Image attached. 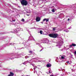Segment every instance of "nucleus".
Listing matches in <instances>:
<instances>
[{
  "label": "nucleus",
  "instance_id": "cd10ccee",
  "mask_svg": "<svg viewBox=\"0 0 76 76\" xmlns=\"http://www.w3.org/2000/svg\"><path fill=\"white\" fill-rule=\"evenodd\" d=\"M27 76H30L29 75H27Z\"/></svg>",
  "mask_w": 76,
  "mask_h": 76
},
{
  "label": "nucleus",
  "instance_id": "bb28decb",
  "mask_svg": "<svg viewBox=\"0 0 76 76\" xmlns=\"http://www.w3.org/2000/svg\"><path fill=\"white\" fill-rule=\"evenodd\" d=\"M42 23H42V22H41Z\"/></svg>",
  "mask_w": 76,
  "mask_h": 76
},
{
  "label": "nucleus",
  "instance_id": "7ed1b4c3",
  "mask_svg": "<svg viewBox=\"0 0 76 76\" xmlns=\"http://www.w3.org/2000/svg\"><path fill=\"white\" fill-rule=\"evenodd\" d=\"M36 20L37 22H39V21L40 20V18H39V17H37L36 18Z\"/></svg>",
  "mask_w": 76,
  "mask_h": 76
},
{
  "label": "nucleus",
  "instance_id": "4be33fe9",
  "mask_svg": "<svg viewBox=\"0 0 76 76\" xmlns=\"http://www.w3.org/2000/svg\"><path fill=\"white\" fill-rule=\"evenodd\" d=\"M68 20L69 21V20H70V19H68Z\"/></svg>",
  "mask_w": 76,
  "mask_h": 76
},
{
  "label": "nucleus",
  "instance_id": "f8f14e48",
  "mask_svg": "<svg viewBox=\"0 0 76 76\" xmlns=\"http://www.w3.org/2000/svg\"><path fill=\"white\" fill-rule=\"evenodd\" d=\"M56 27L53 28V31H55L56 30Z\"/></svg>",
  "mask_w": 76,
  "mask_h": 76
},
{
  "label": "nucleus",
  "instance_id": "6e6552de",
  "mask_svg": "<svg viewBox=\"0 0 76 76\" xmlns=\"http://www.w3.org/2000/svg\"><path fill=\"white\" fill-rule=\"evenodd\" d=\"M64 58H65V56H64V55H63L62 56H61V58L62 59H64Z\"/></svg>",
  "mask_w": 76,
  "mask_h": 76
},
{
  "label": "nucleus",
  "instance_id": "9d476101",
  "mask_svg": "<svg viewBox=\"0 0 76 76\" xmlns=\"http://www.w3.org/2000/svg\"><path fill=\"white\" fill-rule=\"evenodd\" d=\"M21 21L24 22H25V20L24 19H22L21 20Z\"/></svg>",
  "mask_w": 76,
  "mask_h": 76
},
{
  "label": "nucleus",
  "instance_id": "a878e982",
  "mask_svg": "<svg viewBox=\"0 0 76 76\" xmlns=\"http://www.w3.org/2000/svg\"><path fill=\"white\" fill-rule=\"evenodd\" d=\"M49 73H50V71H49Z\"/></svg>",
  "mask_w": 76,
  "mask_h": 76
},
{
  "label": "nucleus",
  "instance_id": "39448f33",
  "mask_svg": "<svg viewBox=\"0 0 76 76\" xmlns=\"http://www.w3.org/2000/svg\"><path fill=\"white\" fill-rule=\"evenodd\" d=\"M46 66L47 67H50L51 66V64H48L46 65Z\"/></svg>",
  "mask_w": 76,
  "mask_h": 76
},
{
  "label": "nucleus",
  "instance_id": "1a4fd4ad",
  "mask_svg": "<svg viewBox=\"0 0 76 76\" xmlns=\"http://www.w3.org/2000/svg\"><path fill=\"white\" fill-rule=\"evenodd\" d=\"M72 46H73V47H75V46H76V45L75 44H72Z\"/></svg>",
  "mask_w": 76,
  "mask_h": 76
},
{
  "label": "nucleus",
  "instance_id": "a211bd4d",
  "mask_svg": "<svg viewBox=\"0 0 76 76\" xmlns=\"http://www.w3.org/2000/svg\"><path fill=\"white\" fill-rule=\"evenodd\" d=\"M73 45H72H72H70V47H72Z\"/></svg>",
  "mask_w": 76,
  "mask_h": 76
},
{
  "label": "nucleus",
  "instance_id": "20e7f679",
  "mask_svg": "<svg viewBox=\"0 0 76 76\" xmlns=\"http://www.w3.org/2000/svg\"><path fill=\"white\" fill-rule=\"evenodd\" d=\"M48 40L46 39L45 40H43V43H48Z\"/></svg>",
  "mask_w": 76,
  "mask_h": 76
},
{
  "label": "nucleus",
  "instance_id": "4468645a",
  "mask_svg": "<svg viewBox=\"0 0 76 76\" xmlns=\"http://www.w3.org/2000/svg\"><path fill=\"white\" fill-rule=\"evenodd\" d=\"M42 31L41 30L40 31V33L41 34H42Z\"/></svg>",
  "mask_w": 76,
  "mask_h": 76
},
{
  "label": "nucleus",
  "instance_id": "393cba45",
  "mask_svg": "<svg viewBox=\"0 0 76 76\" xmlns=\"http://www.w3.org/2000/svg\"><path fill=\"white\" fill-rule=\"evenodd\" d=\"M72 72H74V70H73V69H72Z\"/></svg>",
  "mask_w": 76,
  "mask_h": 76
},
{
  "label": "nucleus",
  "instance_id": "f3484780",
  "mask_svg": "<svg viewBox=\"0 0 76 76\" xmlns=\"http://www.w3.org/2000/svg\"><path fill=\"white\" fill-rule=\"evenodd\" d=\"M29 53H32V51H29Z\"/></svg>",
  "mask_w": 76,
  "mask_h": 76
},
{
  "label": "nucleus",
  "instance_id": "aec40b11",
  "mask_svg": "<svg viewBox=\"0 0 76 76\" xmlns=\"http://www.w3.org/2000/svg\"><path fill=\"white\" fill-rule=\"evenodd\" d=\"M66 63H67L69 64V61H67L66 62Z\"/></svg>",
  "mask_w": 76,
  "mask_h": 76
},
{
  "label": "nucleus",
  "instance_id": "0eeeda50",
  "mask_svg": "<svg viewBox=\"0 0 76 76\" xmlns=\"http://www.w3.org/2000/svg\"><path fill=\"white\" fill-rule=\"evenodd\" d=\"M40 47H41V48H42V49L41 50H40V51H42V50H43V49H44V48H43V47H42V46L41 45H39Z\"/></svg>",
  "mask_w": 76,
  "mask_h": 76
},
{
  "label": "nucleus",
  "instance_id": "f257e3e1",
  "mask_svg": "<svg viewBox=\"0 0 76 76\" xmlns=\"http://www.w3.org/2000/svg\"><path fill=\"white\" fill-rule=\"evenodd\" d=\"M22 5L26 6L28 4V1L25 0H22L20 1Z\"/></svg>",
  "mask_w": 76,
  "mask_h": 76
},
{
  "label": "nucleus",
  "instance_id": "2eb2a0df",
  "mask_svg": "<svg viewBox=\"0 0 76 76\" xmlns=\"http://www.w3.org/2000/svg\"><path fill=\"white\" fill-rule=\"evenodd\" d=\"M36 67H37V66H35L34 67V70H35V69H36Z\"/></svg>",
  "mask_w": 76,
  "mask_h": 76
},
{
  "label": "nucleus",
  "instance_id": "9b49d317",
  "mask_svg": "<svg viewBox=\"0 0 76 76\" xmlns=\"http://www.w3.org/2000/svg\"><path fill=\"white\" fill-rule=\"evenodd\" d=\"M48 20H49V19H46V22H48Z\"/></svg>",
  "mask_w": 76,
  "mask_h": 76
},
{
  "label": "nucleus",
  "instance_id": "ddd939ff",
  "mask_svg": "<svg viewBox=\"0 0 76 76\" xmlns=\"http://www.w3.org/2000/svg\"><path fill=\"white\" fill-rule=\"evenodd\" d=\"M52 12H55V11H54V9H53L52 10Z\"/></svg>",
  "mask_w": 76,
  "mask_h": 76
},
{
  "label": "nucleus",
  "instance_id": "423d86ee",
  "mask_svg": "<svg viewBox=\"0 0 76 76\" xmlns=\"http://www.w3.org/2000/svg\"><path fill=\"white\" fill-rule=\"evenodd\" d=\"M14 75V74L13 73H12L11 72H10V74L9 75H8V76H13Z\"/></svg>",
  "mask_w": 76,
  "mask_h": 76
},
{
  "label": "nucleus",
  "instance_id": "b1692460",
  "mask_svg": "<svg viewBox=\"0 0 76 76\" xmlns=\"http://www.w3.org/2000/svg\"><path fill=\"white\" fill-rule=\"evenodd\" d=\"M50 76H53V75H51Z\"/></svg>",
  "mask_w": 76,
  "mask_h": 76
},
{
  "label": "nucleus",
  "instance_id": "5701e85b",
  "mask_svg": "<svg viewBox=\"0 0 76 76\" xmlns=\"http://www.w3.org/2000/svg\"><path fill=\"white\" fill-rule=\"evenodd\" d=\"M27 16H29V15H28V14H27Z\"/></svg>",
  "mask_w": 76,
  "mask_h": 76
},
{
  "label": "nucleus",
  "instance_id": "f03ea898",
  "mask_svg": "<svg viewBox=\"0 0 76 76\" xmlns=\"http://www.w3.org/2000/svg\"><path fill=\"white\" fill-rule=\"evenodd\" d=\"M49 37H52V38H57V37H58V35L57 34H50L49 35Z\"/></svg>",
  "mask_w": 76,
  "mask_h": 76
},
{
  "label": "nucleus",
  "instance_id": "6ab92c4d",
  "mask_svg": "<svg viewBox=\"0 0 76 76\" xmlns=\"http://www.w3.org/2000/svg\"><path fill=\"white\" fill-rule=\"evenodd\" d=\"M31 65L33 66H34V64H31Z\"/></svg>",
  "mask_w": 76,
  "mask_h": 76
},
{
  "label": "nucleus",
  "instance_id": "412c9836",
  "mask_svg": "<svg viewBox=\"0 0 76 76\" xmlns=\"http://www.w3.org/2000/svg\"><path fill=\"white\" fill-rule=\"evenodd\" d=\"M23 64H26V62L23 63Z\"/></svg>",
  "mask_w": 76,
  "mask_h": 76
},
{
  "label": "nucleus",
  "instance_id": "dca6fc26",
  "mask_svg": "<svg viewBox=\"0 0 76 76\" xmlns=\"http://www.w3.org/2000/svg\"><path fill=\"white\" fill-rule=\"evenodd\" d=\"M46 18H45L43 20V21H45V20H46Z\"/></svg>",
  "mask_w": 76,
  "mask_h": 76
}]
</instances>
